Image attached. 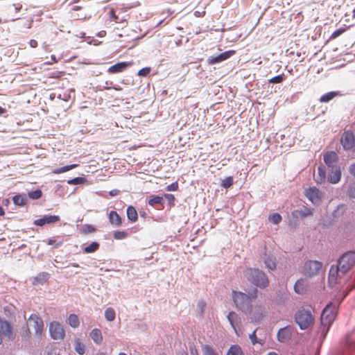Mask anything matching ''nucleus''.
Here are the masks:
<instances>
[{
  "mask_svg": "<svg viewBox=\"0 0 355 355\" xmlns=\"http://www.w3.org/2000/svg\"><path fill=\"white\" fill-rule=\"evenodd\" d=\"M313 309L311 307L299 308L294 315L295 322L300 329L306 330L311 328L315 322Z\"/></svg>",
  "mask_w": 355,
  "mask_h": 355,
  "instance_id": "nucleus-1",
  "label": "nucleus"
},
{
  "mask_svg": "<svg viewBox=\"0 0 355 355\" xmlns=\"http://www.w3.org/2000/svg\"><path fill=\"white\" fill-rule=\"evenodd\" d=\"M258 291L254 288L248 294L242 292L234 291L232 292V299L236 307L243 312L247 313L251 304V302L257 297Z\"/></svg>",
  "mask_w": 355,
  "mask_h": 355,
  "instance_id": "nucleus-2",
  "label": "nucleus"
},
{
  "mask_svg": "<svg viewBox=\"0 0 355 355\" xmlns=\"http://www.w3.org/2000/svg\"><path fill=\"white\" fill-rule=\"evenodd\" d=\"M245 276L248 281L261 288H265L269 285L266 275L259 269L248 268L245 272Z\"/></svg>",
  "mask_w": 355,
  "mask_h": 355,
  "instance_id": "nucleus-3",
  "label": "nucleus"
},
{
  "mask_svg": "<svg viewBox=\"0 0 355 355\" xmlns=\"http://www.w3.org/2000/svg\"><path fill=\"white\" fill-rule=\"evenodd\" d=\"M335 318L336 313L334 311V307L331 305V304H327L322 311L321 315V324L322 327V331H324L325 329H327L326 331H328L331 324L334 322Z\"/></svg>",
  "mask_w": 355,
  "mask_h": 355,
  "instance_id": "nucleus-4",
  "label": "nucleus"
},
{
  "mask_svg": "<svg viewBox=\"0 0 355 355\" xmlns=\"http://www.w3.org/2000/svg\"><path fill=\"white\" fill-rule=\"evenodd\" d=\"M322 267L320 261L309 260L304 263L302 272L306 277H313L320 273Z\"/></svg>",
  "mask_w": 355,
  "mask_h": 355,
  "instance_id": "nucleus-5",
  "label": "nucleus"
},
{
  "mask_svg": "<svg viewBox=\"0 0 355 355\" xmlns=\"http://www.w3.org/2000/svg\"><path fill=\"white\" fill-rule=\"evenodd\" d=\"M355 263V252H348L344 254L338 260V265L342 272L345 274L347 272Z\"/></svg>",
  "mask_w": 355,
  "mask_h": 355,
  "instance_id": "nucleus-6",
  "label": "nucleus"
},
{
  "mask_svg": "<svg viewBox=\"0 0 355 355\" xmlns=\"http://www.w3.org/2000/svg\"><path fill=\"white\" fill-rule=\"evenodd\" d=\"M266 313V309L261 304L250 306L247 311L249 315V320L253 323H259L265 317Z\"/></svg>",
  "mask_w": 355,
  "mask_h": 355,
  "instance_id": "nucleus-7",
  "label": "nucleus"
},
{
  "mask_svg": "<svg viewBox=\"0 0 355 355\" xmlns=\"http://www.w3.org/2000/svg\"><path fill=\"white\" fill-rule=\"evenodd\" d=\"M49 334L51 338L55 340H62L65 337V329L62 324L57 321H52L49 323Z\"/></svg>",
  "mask_w": 355,
  "mask_h": 355,
  "instance_id": "nucleus-8",
  "label": "nucleus"
},
{
  "mask_svg": "<svg viewBox=\"0 0 355 355\" xmlns=\"http://www.w3.org/2000/svg\"><path fill=\"white\" fill-rule=\"evenodd\" d=\"M304 196L313 204L320 205L324 197L323 193L316 187H310L305 189Z\"/></svg>",
  "mask_w": 355,
  "mask_h": 355,
  "instance_id": "nucleus-9",
  "label": "nucleus"
},
{
  "mask_svg": "<svg viewBox=\"0 0 355 355\" xmlns=\"http://www.w3.org/2000/svg\"><path fill=\"white\" fill-rule=\"evenodd\" d=\"M340 144L344 150L355 152V137L352 130L343 132L340 138Z\"/></svg>",
  "mask_w": 355,
  "mask_h": 355,
  "instance_id": "nucleus-10",
  "label": "nucleus"
},
{
  "mask_svg": "<svg viewBox=\"0 0 355 355\" xmlns=\"http://www.w3.org/2000/svg\"><path fill=\"white\" fill-rule=\"evenodd\" d=\"M344 274H342L340 268L332 266L329 272L328 283L331 287L341 283V279Z\"/></svg>",
  "mask_w": 355,
  "mask_h": 355,
  "instance_id": "nucleus-11",
  "label": "nucleus"
},
{
  "mask_svg": "<svg viewBox=\"0 0 355 355\" xmlns=\"http://www.w3.org/2000/svg\"><path fill=\"white\" fill-rule=\"evenodd\" d=\"M227 320L234 329L237 336L240 335L241 331L242 322L240 317L234 311H230L227 315Z\"/></svg>",
  "mask_w": 355,
  "mask_h": 355,
  "instance_id": "nucleus-12",
  "label": "nucleus"
},
{
  "mask_svg": "<svg viewBox=\"0 0 355 355\" xmlns=\"http://www.w3.org/2000/svg\"><path fill=\"white\" fill-rule=\"evenodd\" d=\"M28 324L35 329V334L41 336L44 329V322L37 315L31 314L28 318Z\"/></svg>",
  "mask_w": 355,
  "mask_h": 355,
  "instance_id": "nucleus-13",
  "label": "nucleus"
},
{
  "mask_svg": "<svg viewBox=\"0 0 355 355\" xmlns=\"http://www.w3.org/2000/svg\"><path fill=\"white\" fill-rule=\"evenodd\" d=\"M323 159L326 165L331 168H334L337 166L338 162V156L334 151H328L323 155Z\"/></svg>",
  "mask_w": 355,
  "mask_h": 355,
  "instance_id": "nucleus-14",
  "label": "nucleus"
},
{
  "mask_svg": "<svg viewBox=\"0 0 355 355\" xmlns=\"http://www.w3.org/2000/svg\"><path fill=\"white\" fill-rule=\"evenodd\" d=\"M1 334L8 337L9 339L14 338V334L10 324L1 318H0V335Z\"/></svg>",
  "mask_w": 355,
  "mask_h": 355,
  "instance_id": "nucleus-15",
  "label": "nucleus"
},
{
  "mask_svg": "<svg viewBox=\"0 0 355 355\" xmlns=\"http://www.w3.org/2000/svg\"><path fill=\"white\" fill-rule=\"evenodd\" d=\"M292 336V327H285L279 330L277 333V339L279 342L284 343L291 339Z\"/></svg>",
  "mask_w": 355,
  "mask_h": 355,
  "instance_id": "nucleus-16",
  "label": "nucleus"
},
{
  "mask_svg": "<svg viewBox=\"0 0 355 355\" xmlns=\"http://www.w3.org/2000/svg\"><path fill=\"white\" fill-rule=\"evenodd\" d=\"M60 220L58 216L46 215L42 218L37 219L34 224L38 226H43L46 224L55 223Z\"/></svg>",
  "mask_w": 355,
  "mask_h": 355,
  "instance_id": "nucleus-17",
  "label": "nucleus"
},
{
  "mask_svg": "<svg viewBox=\"0 0 355 355\" xmlns=\"http://www.w3.org/2000/svg\"><path fill=\"white\" fill-rule=\"evenodd\" d=\"M129 66L130 64L126 62H117L116 64L110 66L107 69V72L110 73H121L125 71Z\"/></svg>",
  "mask_w": 355,
  "mask_h": 355,
  "instance_id": "nucleus-18",
  "label": "nucleus"
},
{
  "mask_svg": "<svg viewBox=\"0 0 355 355\" xmlns=\"http://www.w3.org/2000/svg\"><path fill=\"white\" fill-rule=\"evenodd\" d=\"M331 169V171L328 175V181L331 184H336L340 180L341 171L340 167H336Z\"/></svg>",
  "mask_w": 355,
  "mask_h": 355,
  "instance_id": "nucleus-19",
  "label": "nucleus"
},
{
  "mask_svg": "<svg viewBox=\"0 0 355 355\" xmlns=\"http://www.w3.org/2000/svg\"><path fill=\"white\" fill-rule=\"evenodd\" d=\"M108 218L111 225L115 227L122 225V218L116 211H110L108 214Z\"/></svg>",
  "mask_w": 355,
  "mask_h": 355,
  "instance_id": "nucleus-20",
  "label": "nucleus"
},
{
  "mask_svg": "<svg viewBox=\"0 0 355 355\" xmlns=\"http://www.w3.org/2000/svg\"><path fill=\"white\" fill-rule=\"evenodd\" d=\"M127 218L131 223H135L138 220V214L135 208L132 205H129L126 209Z\"/></svg>",
  "mask_w": 355,
  "mask_h": 355,
  "instance_id": "nucleus-21",
  "label": "nucleus"
},
{
  "mask_svg": "<svg viewBox=\"0 0 355 355\" xmlns=\"http://www.w3.org/2000/svg\"><path fill=\"white\" fill-rule=\"evenodd\" d=\"M90 337L93 340V341L97 344L100 345L103 341V336L100 329L95 328L92 330L90 332Z\"/></svg>",
  "mask_w": 355,
  "mask_h": 355,
  "instance_id": "nucleus-22",
  "label": "nucleus"
},
{
  "mask_svg": "<svg viewBox=\"0 0 355 355\" xmlns=\"http://www.w3.org/2000/svg\"><path fill=\"white\" fill-rule=\"evenodd\" d=\"M49 278V274L46 272L39 273L33 279V284L34 285L43 284Z\"/></svg>",
  "mask_w": 355,
  "mask_h": 355,
  "instance_id": "nucleus-23",
  "label": "nucleus"
},
{
  "mask_svg": "<svg viewBox=\"0 0 355 355\" xmlns=\"http://www.w3.org/2000/svg\"><path fill=\"white\" fill-rule=\"evenodd\" d=\"M326 180V171L324 166H320L318 168V174L315 178V180L318 184L324 182Z\"/></svg>",
  "mask_w": 355,
  "mask_h": 355,
  "instance_id": "nucleus-24",
  "label": "nucleus"
},
{
  "mask_svg": "<svg viewBox=\"0 0 355 355\" xmlns=\"http://www.w3.org/2000/svg\"><path fill=\"white\" fill-rule=\"evenodd\" d=\"M110 16L111 17V19L114 21L115 23H123L125 21V19L123 17H120L119 14L121 13L120 10H116L114 9H111L110 10Z\"/></svg>",
  "mask_w": 355,
  "mask_h": 355,
  "instance_id": "nucleus-25",
  "label": "nucleus"
},
{
  "mask_svg": "<svg viewBox=\"0 0 355 355\" xmlns=\"http://www.w3.org/2000/svg\"><path fill=\"white\" fill-rule=\"evenodd\" d=\"M33 8H34V7L30 6L25 9L26 11L28 12V13L24 17V18L26 19V27L27 28H31L32 27V24L33 22V19H34L35 15L33 13L30 12V11L31 10H33Z\"/></svg>",
  "mask_w": 355,
  "mask_h": 355,
  "instance_id": "nucleus-26",
  "label": "nucleus"
},
{
  "mask_svg": "<svg viewBox=\"0 0 355 355\" xmlns=\"http://www.w3.org/2000/svg\"><path fill=\"white\" fill-rule=\"evenodd\" d=\"M78 166L79 165L78 164L67 165V166H62L61 168L53 169L52 171V173H53V174H60V173H65L67 171H69L70 170H72L73 168H77Z\"/></svg>",
  "mask_w": 355,
  "mask_h": 355,
  "instance_id": "nucleus-27",
  "label": "nucleus"
},
{
  "mask_svg": "<svg viewBox=\"0 0 355 355\" xmlns=\"http://www.w3.org/2000/svg\"><path fill=\"white\" fill-rule=\"evenodd\" d=\"M13 203L17 206H24L26 204L27 198L24 195L18 194L12 198Z\"/></svg>",
  "mask_w": 355,
  "mask_h": 355,
  "instance_id": "nucleus-28",
  "label": "nucleus"
},
{
  "mask_svg": "<svg viewBox=\"0 0 355 355\" xmlns=\"http://www.w3.org/2000/svg\"><path fill=\"white\" fill-rule=\"evenodd\" d=\"M67 323L73 328L78 327L80 324L78 315L74 313L70 314L67 318Z\"/></svg>",
  "mask_w": 355,
  "mask_h": 355,
  "instance_id": "nucleus-29",
  "label": "nucleus"
},
{
  "mask_svg": "<svg viewBox=\"0 0 355 355\" xmlns=\"http://www.w3.org/2000/svg\"><path fill=\"white\" fill-rule=\"evenodd\" d=\"M227 355H244V353L239 345H233L230 347Z\"/></svg>",
  "mask_w": 355,
  "mask_h": 355,
  "instance_id": "nucleus-30",
  "label": "nucleus"
},
{
  "mask_svg": "<svg viewBox=\"0 0 355 355\" xmlns=\"http://www.w3.org/2000/svg\"><path fill=\"white\" fill-rule=\"evenodd\" d=\"M306 288V284L304 279L297 280L294 286L295 291L299 294H302L304 292Z\"/></svg>",
  "mask_w": 355,
  "mask_h": 355,
  "instance_id": "nucleus-31",
  "label": "nucleus"
},
{
  "mask_svg": "<svg viewBox=\"0 0 355 355\" xmlns=\"http://www.w3.org/2000/svg\"><path fill=\"white\" fill-rule=\"evenodd\" d=\"M338 95V93L336 92H327V93L323 94L320 97V101L321 103H327V102L330 101L331 100H332L336 96H337Z\"/></svg>",
  "mask_w": 355,
  "mask_h": 355,
  "instance_id": "nucleus-32",
  "label": "nucleus"
},
{
  "mask_svg": "<svg viewBox=\"0 0 355 355\" xmlns=\"http://www.w3.org/2000/svg\"><path fill=\"white\" fill-rule=\"evenodd\" d=\"M74 349L75 351L80 355H83L85 352V346L79 339L75 340Z\"/></svg>",
  "mask_w": 355,
  "mask_h": 355,
  "instance_id": "nucleus-33",
  "label": "nucleus"
},
{
  "mask_svg": "<svg viewBox=\"0 0 355 355\" xmlns=\"http://www.w3.org/2000/svg\"><path fill=\"white\" fill-rule=\"evenodd\" d=\"M99 243L96 241H94L92 243H90L89 245L85 247L83 250L85 253H93L98 250L99 248Z\"/></svg>",
  "mask_w": 355,
  "mask_h": 355,
  "instance_id": "nucleus-34",
  "label": "nucleus"
},
{
  "mask_svg": "<svg viewBox=\"0 0 355 355\" xmlns=\"http://www.w3.org/2000/svg\"><path fill=\"white\" fill-rule=\"evenodd\" d=\"M82 7L81 6H73L71 8V10H70V12L71 13V16L73 17H74L76 19H85L86 18V15H75L74 12H76V11H78L80 10H81Z\"/></svg>",
  "mask_w": 355,
  "mask_h": 355,
  "instance_id": "nucleus-35",
  "label": "nucleus"
},
{
  "mask_svg": "<svg viewBox=\"0 0 355 355\" xmlns=\"http://www.w3.org/2000/svg\"><path fill=\"white\" fill-rule=\"evenodd\" d=\"M164 203L163 198L158 196H150L148 200V205L150 206H155L156 204L162 205Z\"/></svg>",
  "mask_w": 355,
  "mask_h": 355,
  "instance_id": "nucleus-36",
  "label": "nucleus"
},
{
  "mask_svg": "<svg viewBox=\"0 0 355 355\" xmlns=\"http://www.w3.org/2000/svg\"><path fill=\"white\" fill-rule=\"evenodd\" d=\"M105 319L108 321H113L115 319L116 317V313L114 309L109 307L106 309L105 311Z\"/></svg>",
  "mask_w": 355,
  "mask_h": 355,
  "instance_id": "nucleus-37",
  "label": "nucleus"
},
{
  "mask_svg": "<svg viewBox=\"0 0 355 355\" xmlns=\"http://www.w3.org/2000/svg\"><path fill=\"white\" fill-rule=\"evenodd\" d=\"M236 51L234 50H230L220 53L218 55L220 62L230 58L234 55Z\"/></svg>",
  "mask_w": 355,
  "mask_h": 355,
  "instance_id": "nucleus-38",
  "label": "nucleus"
},
{
  "mask_svg": "<svg viewBox=\"0 0 355 355\" xmlns=\"http://www.w3.org/2000/svg\"><path fill=\"white\" fill-rule=\"evenodd\" d=\"M298 216L301 218H306L313 214V209L310 208H306L304 210L296 211Z\"/></svg>",
  "mask_w": 355,
  "mask_h": 355,
  "instance_id": "nucleus-39",
  "label": "nucleus"
},
{
  "mask_svg": "<svg viewBox=\"0 0 355 355\" xmlns=\"http://www.w3.org/2000/svg\"><path fill=\"white\" fill-rule=\"evenodd\" d=\"M203 355H218V354L210 345H206L202 347Z\"/></svg>",
  "mask_w": 355,
  "mask_h": 355,
  "instance_id": "nucleus-40",
  "label": "nucleus"
},
{
  "mask_svg": "<svg viewBox=\"0 0 355 355\" xmlns=\"http://www.w3.org/2000/svg\"><path fill=\"white\" fill-rule=\"evenodd\" d=\"M347 344L350 348H355V330L348 336Z\"/></svg>",
  "mask_w": 355,
  "mask_h": 355,
  "instance_id": "nucleus-41",
  "label": "nucleus"
},
{
  "mask_svg": "<svg viewBox=\"0 0 355 355\" xmlns=\"http://www.w3.org/2000/svg\"><path fill=\"white\" fill-rule=\"evenodd\" d=\"M264 263L266 266L270 270H275L276 268V263L275 259L272 257L265 259Z\"/></svg>",
  "mask_w": 355,
  "mask_h": 355,
  "instance_id": "nucleus-42",
  "label": "nucleus"
},
{
  "mask_svg": "<svg viewBox=\"0 0 355 355\" xmlns=\"http://www.w3.org/2000/svg\"><path fill=\"white\" fill-rule=\"evenodd\" d=\"M269 220L273 224H279L282 221V216L279 214L275 213L269 216Z\"/></svg>",
  "mask_w": 355,
  "mask_h": 355,
  "instance_id": "nucleus-43",
  "label": "nucleus"
},
{
  "mask_svg": "<svg viewBox=\"0 0 355 355\" xmlns=\"http://www.w3.org/2000/svg\"><path fill=\"white\" fill-rule=\"evenodd\" d=\"M28 197L31 199L37 200L42 197V192L40 189H37L28 193Z\"/></svg>",
  "mask_w": 355,
  "mask_h": 355,
  "instance_id": "nucleus-44",
  "label": "nucleus"
},
{
  "mask_svg": "<svg viewBox=\"0 0 355 355\" xmlns=\"http://www.w3.org/2000/svg\"><path fill=\"white\" fill-rule=\"evenodd\" d=\"M85 182V178L81 177H77L67 181V183L70 185H76L83 184Z\"/></svg>",
  "mask_w": 355,
  "mask_h": 355,
  "instance_id": "nucleus-45",
  "label": "nucleus"
},
{
  "mask_svg": "<svg viewBox=\"0 0 355 355\" xmlns=\"http://www.w3.org/2000/svg\"><path fill=\"white\" fill-rule=\"evenodd\" d=\"M113 236L115 239H124L128 236V233L125 231H116L114 232Z\"/></svg>",
  "mask_w": 355,
  "mask_h": 355,
  "instance_id": "nucleus-46",
  "label": "nucleus"
},
{
  "mask_svg": "<svg viewBox=\"0 0 355 355\" xmlns=\"http://www.w3.org/2000/svg\"><path fill=\"white\" fill-rule=\"evenodd\" d=\"M256 331H257V329H255L252 334H250L249 335V338H250L252 345H255L257 343H259L260 345H262L263 344V341L261 340H258L257 339V335H256Z\"/></svg>",
  "mask_w": 355,
  "mask_h": 355,
  "instance_id": "nucleus-47",
  "label": "nucleus"
},
{
  "mask_svg": "<svg viewBox=\"0 0 355 355\" xmlns=\"http://www.w3.org/2000/svg\"><path fill=\"white\" fill-rule=\"evenodd\" d=\"M233 184V178L230 176L225 178L221 183V187L224 188H229Z\"/></svg>",
  "mask_w": 355,
  "mask_h": 355,
  "instance_id": "nucleus-48",
  "label": "nucleus"
},
{
  "mask_svg": "<svg viewBox=\"0 0 355 355\" xmlns=\"http://www.w3.org/2000/svg\"><path fill=\"white\" fill-rule=\"evenodd\" d=\"M285 78V76L284 73L276 76L269 80L270 83H280Z\"/></svg>",
  "mask_w": 355,
  "mask_h": 355,
  "instance_id": "nucleus-49",
  "label": "nucleus"
},
{
  "mask_svg": "<svg viewBox=\"0 0 355 355\" xmlns=\"http://www.w3.org/2000/svg\"><path fill=\"white\" fill-rule=\"evenodd\" d=\"M96 229L94 226H92V225H85L83 226V230H82V232L83 234H89V233H92L94 232H95Z\"/></svg>",
  "mask_w": 355,
  "mask_h": 355,
  "instance_id": "nucleus-50",
  "label": "nucleus"
},
{
  "mask_svg": "<svg viewBox=\"0 0 355 355\" xmlns=\"http://www.w3.org/2000/svg\"><path fill=\"white\" fill-rule=\"evenodd\" d=\"M150 70H151L150 67H144V68L141 69L138 71L137 74L139 76L145 77V76H147L150 73Z\"/></svg>",
  "mask_w": 355,
  "mask_h": 355,
  "instance_id": "nucleus-51",
  "label": "nucleus"
},
{
  "mask_svg": "<svg viewBox=\"0 0 355 355\" xmlns=\"http://www.w3.org/2000/svg\"><path fill=\"white\" fill-rule=\"evenodd\" d=\"M345 31V28H339L335 31L331 35L330 40H334Z\"/></svg>",
  "mask_w": 355,
  "mask_h": 355,
  "instance_id": "nucleus-52",
  "label": "nucleus"
},
{
  "mask_svg": "<svg viewBox=\"0 0 355 355\" xmlns=\"http://www.w3.org/2000/svg\"><path fill=\"white\" fill-rule=\"evenodd\" d=\"M164 196L168 200V204L171 206H173L174 205L175 197H174V196L173 194L165 193Z\"/></svg>",
  "mask_w": 355,
  "mask_h": 355,
  "instance_id": "nucleus-53",
  "label": "nucleus"
},
{
  "mask_svg": "<svg viewBox=\"0 0 355 355\" xmlns=\"http://www.w3.org/2000/svg\"><path fill=\"white\" fill-rule=\"evenodd\" d=\"M11 8L15 13H17L22 10V4L19 2L15 3L11 6Z\"/></svg>",
  "mask_w": 355,
  "mask_h": 355,
  "instance_id": "nucleus-54",
  "label": "nucleus"
},
{
  "mask_svg": "<svg viewBox=\"0 0 355 355\" xmlns=\"http://www.w3.org/2000/svg\"><path fill=\"white\" fill-rule=\"evenodd\" d=\"M219 62H220V61H219L218 56H216V57L211 56L207 59V63L209 64H214L219 63Z\"/></svg>",
  "mask_w": 355,
  "mask_h": 355,
  "instance_id": "nucleus-55",
  "label": "nucleus"
},
{
  "mask_svg": "<svg viewBox=\"0 0 355 355\" xmlns=\"http://www.w3.org/2000/svg\"><path fill=\"white\" fill-rule=\"evenodd\" d=\"M178 189V184L177 182H173L166 187L167 191H177Z\"/></svg>",
  "mask_w": 355,
  "mask_h": 355,
  "instance_id": "nucleus-56",
  "label": "nucleus"
},
{
  "mask_svg": "<svg viewBox=\"0 0 355 355\" xmlns=\"http://www.w3.org/2000/svg\"><path fill=\"white\" fill-rule=\"evenodd\" d=\"M348 195L350 198H355V184L349 188Z\"/></svg>",
  "mask_w": 355,
  "mask_h": 355,
  "instance_id": "nucleus-57",
  "label": "nucleus"
},
{
  "mask_svg": "<svg viewBox=\"0 0 355 355\" xmlns=\"http://www.w3.org/2000/svg\"><path fill=\"white\" fill-rule=\"evenodd\" d=\"M62 243V241H60V243H56V241L54 240V239H49V241H48V244L49 245H54L55 246H59Z\"/></svg>",
  "mask_w": 355,
  "mask_h": 355,
  "instance_id": "nucleus-58",
  "label": "nucleus"
},
{
  "mask_svg": "<svg viewBox=\"0 0 355 355\" xmlns=\"http://www.w3.org/2000/svg\"><path fill=\"white\" fill-rule=\"evenodd\" d=\"M29 44L32 48H36L38 45L37 42L35 40H31Z\"/></svg>",
  "mask_w": 355,
  "mask_h": 355,
  "instance_id": "nucleus-59",
  "label": "nucleus"
},
{
  "mask_svg": "<svg viewBox=\"0 0 355 355\" xmlns=\"http://www.w3.org/2000/svg\"><path fill=\"white\" fill-rule=\"evenodd\" d=\"M349 171L352 175L355 176V164L350 166Z\"/></svg>",
  "mask_w": 355,
  "mask_h": 355,
  "instance_id": "nucleus-60",
  "label": "nucleus"
},
{
  "mask_svg": "<svg viewBox=\"0 0 355 355\" xmlns=\"http://www.w3.org/2000/svg\"><path fill=\"white\" fill-rule=\"evenodd\" d=\"M105 35H106V31H100V32L97 34V35H98V37H103L105 36Z\"/></svg>",
  "mask_w": 355,
  "mask_h": 355,
  "instance_id": "nucleus-61",
  "label": "nucleus"
},
{
  "mask_svg": "<svg viewBox=\"0 0 355 355\" xmlns=\"http://www.w3.org/2000/svg\"><path fill=\"white\" fill-rule=\"evenodd\" d=\"M119 193V191L117 190H112L110 191V195L112 196H116Z\"/></svg>",
  "mask_w": 355,
  "mask_h": 355,
  "instance_id": "nucleus-62",
  "label": "nucleus"
},
{
  "mask_svg": "<svg viewBox=\"0 0 355 355\" xmlns=\"http://www.w3.org/2000/svg\"><path fill=\"white\" fill-rule=\"evenodd\" d=\"M6 112V110L3 107H0V116L5 114Z\"/></svg>",
  "mask_w": 355,
  "mask_h": 355,
  "instance_id": "nucleus-63",
  "label": "nucleus"
},
{
  "mask_svg": "<svg viewBox=\"0 0 355 355\" xmlns=\"http://www.w3.org/2000/svg\"><path fill=\"white\" fill-rule=\"evenodd\" d=\"M5 215V211L2 207H0V216Z\"/></svg>",
  "mask_w": 355,
  "mask_h": 355,
  "instance_id": "nucleus-64",
  "label": "nucleus"
}]
</instances>
